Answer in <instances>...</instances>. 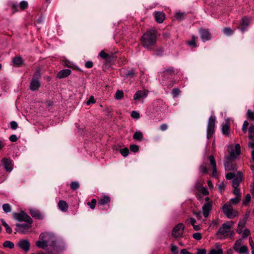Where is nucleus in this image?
Masks as SVG:
<instances>
[{
  "label": "nucleus",
  "mask_w": 254,
  "mask_h": 254,
  "mask_svg": "<svg viewBox=\"0 0 254 254\" xmlns=\"http://www.w3.org/2000/svg\"><path fill=\"white\" fill-rule=\"evenodd\" d=\"M143 47L148 50H152L156 44L157 31L155 30H149L144 33L140 39Z\"/></svg>",
  "instance_id": "nucleus-1"
},
{
  "label": "nucleus",
  "mask_w": 254,
  "mask_h": 254,
  "mask_svg": "<svg viewBox=\"0 0 254 254\" xmlns=\"http://www.w3.org/2000/svg\"><path fill=\"white\" fill-rule=\"evenodd\" d=\"M233 221H227L219 228L218 231L216 233V236L223 235L225 237H231L234 235V233L233 231H231L230 229L233 227Z\"/></svg>",
  "instance_id": "nucleus-2"
},
{
  "label": "nucleus",
  "mask_w": 254,
  "mask_h": 254,
  "mask_svg": "<svg viewBox=\"0 0 254 254\" xmlns=\"http://www.w3.org/2000/svg\"><path fill=\"white\" fill-rule=\"evenodd\" d=\"M26 223H27L23 224H16L15 225L16 228L14 229L15 231L14 233L16 234V233H18L21 234H25L28 233L30 231V229L32 227L33 221H31V222L26 221Z\"/></svg>",
  "instance_id": "nucleus-3"
},
{
  "label": "nucleus",
  "mask_w": 254,
  "mask_h": 254,
  "mask_svg": "<svg viewBox=\"0 0 254 254\" xmlns=\"http://www.w3.org/2000/svg\"><path fill=\"white\" fill-rule=\"evenodd\" d=\"M223 212L229 219H231L238 216V212L234 211L231 204L230 203H226L223 206Z\"/></svg>",
  "instance_id": "nucleus-4"
},
{
  "label": "nucleus",
  "mask_w": 254,
  "mask_h": 254,
  "mask_svg": "<svg viewBox=\"0 0 254 254\" xmlns=\"http://www.w3.org/2000/svg\"><path fill=\"white\" fill-rule=\"evenodd\" d=\"M215 121L216 119L214 116H211L209 119L207 127V138L208 139H210L214 133Z\"/></svg>",
  "instance_id": "nucleus-5"
},
{
  "label": "nucleus",
  "mask_w": 254,
  "mask_h": 254,
  "mask_svg": "<svg viewBox=\"0 0 254 254\" xmlns=\"http://www.w3.org/2000/svg\"><path fill=\"white\" fill-rule=\"evenodd\" d=\"M13 216L15 219L20 222H26V221H33L32 219L23 210L20 211L19 213H13Z\"/></svg>",
  "instance_id": "nucleus-6"
},
{
  "label": "nucleus",
  "mask_w": 254,
  "mask_h": 254,
  "mask_svg": "<svg viewBox=\"0 0 254 254\" xmlns=\"http://www.w3.org/2000/svg\"><path fill=\"white\" fill-rule=\"evenodd\" d=\"M236 155H235L234 151H232L229 156L226 157V161L224 162V166L225 167L226 170L230 171V170H234L235 169V166L232 163V160L236 158Z\"/></svg>",
  "instance_id": "nucleus-7"
},
{
  "label": "nucleus",
  "mask_w": 254,
  "mask_h": 254,
  "mask_svg": "<svg viewBox=\"0 0 254 254\" xmlns=\"http://www.w3.org/2000/svg\"><path fill=\"white\" fill-rule=\"evenodd\" d=\"M185 228V226L183 223H179L173 228L172 232V236L175 238L182 237Z\"/></svg>",
  "instance_id": "nucleus-8"
},
{
  "label": "nucleus",
  "mask_w": 254,
  "mask_h": 254,
  "mask_svg": "<svg viewBox=\"0 0 254 254\" xmlns=\"http://www.w3.org/2000/svg\"><path fill=\"white\" fill-rule=\"evenodd\" d=\"M199 31L200 37L203 41H208L211 39V34L208 29H200Z\"/></svg>",
  "instance_id": "nucleus-9"
},
{
  "label": "nucleus",
  "mask_w": 254,
  "mask_h": 254,
  "mask_svg": "<svg viewBox=\"0 0 254 254\" xmlns=\"http://www.w3.org/2000/svg\"><path fill=\"white\" fill-rule=\"evenodd\" d=\"M17 246L26 252L30 250V244L27 240H20L17 244Z\"/></svg>",
  "instance_id": "nucleus-10"
},
{
  "label": "nucleus",
  "mask_w": 254,
  "mask_h": 254,
  "mask_svg": "<svg viewBox=\"0 0 254 254\" xmlns=\"http://www.w3.org/2000/svg\"><path fill=\"white\" fill-rule=\"evenodd\" d=\"M212 201H210V202H208L204 204L202 206V212L203 216L205 218H207L209 214L210 211L212 209Z\"/></svg>",
  "instance_id": "nucleus-11"
},
{
  "label": "nucleus",
  "mask_w": 254,
  "mask_h": 254,
  "mask_svg": "<svg viewBox=\"0 0 254 254\" xmlns=\"http://www.w3.org/2000/svg\"><path fill=\"white\" fill-rule=\"evenodd\" d=\"M174 73L175 70L173 67H169L168 68L165 69L161 73L163 79L165 80L169 78L170 76L173 75Z\"/></svg>",
  "instance_id": "nucleus-12"
},
{
  "label": "nucleus",
  "mask_w": 254,
  "mask_h": 254,
  "mask_svg": "<svg viewBox=\"0 0 254 254\" xmlns=\"http://www.w3.org/2000/svg\"><path fill=\"white\" fill-rule=\"evenodd\" d=\"M248 218V215L246 214L243 220H241L239 221L238 225V227L236 230V231L238 234H241L242 233L243 229L245 226Z\"/></svg>",
  "instance_id": "nucleus-13"
},
{
  "label": "nucleus",
  "mask_w": 254,
  "mask_h": 254,
  "mask_svg": "<svg viewBox=\"0 0 254 254\" xmlns=\"http://www.w3.org/2000/svg\"><path fill=\"white\" fill-rule=\"evenodd\" d=\"M156 21L158 23H161L165 18V15L163 12L156 11L154 13Z\"/></svg>",
  "instance_id": "nucleus-14"
},
{
  "label": "nucleus",
  "mask_w": 254,
  "mask_h": 254,
  "mask_svg": "<svg viewBox=\"0 0 254 254\" xmlns=\"http://www.w3.org/2000/svg\"><path fill=\"white\" fill-rule=\"evenodd\" d=\"M3 165L7 172H10L12 170V164L10 159L4 158L2 159Z\"/></svg>",
  "instance_id": "nucleus-15"
},
{
  "label": "nucleus",
  "mask_w": 254,
  "mask_h": 254,
  "mask_svg": "<svg viewBox=\"0 0 254 254\" xmlns=\"http://www.w3.org/2000/svg\"><path fill=\"white\" fill-rule=\"evenodd\" d=\"M71 72V70L69 69H63L60 71L57 74V77L59 78H64L67 77L70 74Z\"/></svg>",
  "instance_id": "nucleus-16"
},
{
  "label": "nucleus",
  "mask_w": 254,
  "mask_h": 254,
  "mask_svg": "<svg viewBox=\"0 0 254 254\" xmlns=\"http://www.w3.org/2000/svg\"><path fill=\"white\" fill-rule=\"evenodd\" d=\"M215 247L216 249H211L208 254H223V252L221 248V244L219 243H216L215 245Z\"/></svg>",
  "instance_id": "nucleus-17"
},
{
  "label": "nucleus",
  "mask_w": 254,
  "mask_h": 254,
  "mask_svg": "<svg viewBox=\"0 0 254 254\" xmlns=\"http://www.w3.org/2000/svg\"><path fill=\"white\" fill-rule=\"evenodd\" d=\"M40 86V83L39 80L32 79L30 84V89L32 91H35L38 89Z\"/></svg>",
  "instance_id": "nucleus-18"
},
{
  "label": "nucleus",
  "mask_w": 254,
  "mask_h": 254,
  "mask_svg": "<svg viewBox=\"0 0 254 254\" xmlns=\"http://www.w3.org/2000/svg\"><path fill=\"white\" fill-rule=\"evenodd\" d=\"M12 63L14 66L20 67L23 64V60L21 57H15L12 59Z\"/></svg>",
  "instance_id": "nucleus-19"
},
{
  "label": "nucleus",
  "mask_w": 254,
  "mask_h": 254,
  "mask_svg": "<svg viewBox=\"0 0 254 254\" xmlns=\"http://www.w3.org/2000/svg\"><path fill=\"white\" fill-rule=\"evenodd\" d=\"M111 198L108 195H104L103 198L98 199V204L99 205L103 206L110 202Z\"/></svg>",
  "instance_id": "nucleus-20"
},
{
  "label": "nucleus",
  "mask_w": 254,
  "mask_h": 254,
  "mask_svg": "<svg viewBox=\"0 0 254 254\" xmlns=\"http://www.w3.org/2000/svg\"><path fill=\"white\" fill-rule=\"evenodd\" d=\"M147 94L144 91L139 90L137 91L134 95V100H136L141 98H145L147 96Z\"/></svg>",
  "instance_id": "nucleus-21"
},
{
  "label": "nucleus",
  "mask_w": 254,
  "mask_h": 254,
  "mask_svg": "<svg viewBox=\"0 0 254 254\" xmlns=\"http://www.w3.org/2000/svg\"><path fill=\"white\" fill-rule=\"evenodd\" d=\"M250 24V20L247 17H244L242 19V21L241 25V27L240 28L241 31L244 32L246 30L247 27Z\"/></svg>",
  "instance_id": "nucleus-22"
},
{
  "label": "nucleus",
  "mask_w": 254,
  "mask_h": 254,
  "mask_svg": "<svg viewBox=\"0 0 254 254\" xmlns=\"http://www.w3.org/2000/svg\"><path fill=\"white\" fill-rule=\"evenodd\" d=\"M239 176L234 178L232 181V187L233 188H238L240 182L242 181V175L241 173H239Z\"/></svg>",
  "instance_id": "nucleus-23"
},
{
  "label": "nucleus",
  "mask_w": 254,
  "mask_h": 254,
  "mask_svg": "<svg viewBox=\"0 0 254 254\" xmlns=\"http://www.w3.org/2000/svg\"><path fill=\"white\" fill-rule=\"evenodd\" d=\"M59 208L64 212H66L68 209V204L66 201L64 200H60L58 203Z\"/></svg>",
  "instance_id": "nucleus-24"
},
{
  "label": "nucleus",
  "mask_w": 254,
  "mask_h": 254,
  "mask_svg": "<svg viewBox=\"0 0 254 254\" xmlns=\"http://www.w3.org/2000/svg\"><path fill=\"white\" fill-rule=\"evenodd\" d=\"M235 251L239 254H249L248 248L246 246H242L239 249H235Z\"/></svg>",
  "instance_id": "nucleus-25"
},
{
  "label": "nucleus",
  "mask_w": 254,
  "mask_h": 254,
  "mask_svg": "<svg viewBox=\"0 0 254 254\" xmlns=\"http://www.w3.org/2000/svg\"><path fill=\"white\" fill-rule=\"evenodd\" d=\"M36 245L39 248L45 250L48 246L47 241H38L36 242Z\"/></svg>",
  "instance_id": "nucleus-26"
},
{
  "label": "nucleus",
  "mask_w": 254,
  "mask_h": 254,
  "mask_svg": "<svg viewBox=\"0 0 254 254\" xmlns=\"http://www.w3.org/2000/svg\"><path fill=\"white\" fill-rule=\"evenodd\" d=\"M30 215L34 218L38 219H42V216L40 211L37 210L31 209L30 210Z\"/></svg>",
  "instance_id": "nucleus-27"
},
{
  "label": "nucleus",
  "mask_w": 254,
  "mask_h": 254,
  "mask_svg": "<svg viewBox=\"0 0 254 254\" xmlns=\"http://www.w3.org/2000/svg\"><path fill=\"white\" fill-rule=\"evenodd\" d=\"M222 131L224 135H228L230 133V124L229 123H226L222 126Z\"/></svg>",
  "instance_id": "nucleus-28"
},
{
  "label": "nucleus",
  "mask_w": 254,
  "mask_h": 254,
  "mask_svg": "<svg viewBox=\"0 0 254 254\" xmlns=\"http://www.w3.org/2000/svg\"><path fill=\"white\" fill-rule=\"evenodd\" d=\"M142 133L140 131H136L133 135V138L135 140L141 141L143 140Z\"/></svg>",
  "instance_id": "nucleus-29"
},
{
  "label": "nucleus",
  "mask_w": 254,
  "mask_h": 254,
  "mask_svg": "<svg viewBox=\"0 0 254 254\" xmlns=\"http://www.w3.org/2000/svg\"><path fill=\"white\" fill-rule=\"evenodd\" d=\"M100 56L103 59L106 60L107 61L110 62L111 61V59L112 57L111 55H110L107 53H106L104 51H102L100 52L99 54Z\"/></svg>",
  "instance_id": "nucleus-30"
},
{
  "label": "nucleus",
  "mask_w": 254,
  "mask_h": 254,
  "mask_svg": "<svg viewBox=\"0 0 254 254\" xmlns=\"http://www.w3.org/2000/svg\"><path fill=\"white\" fill-rule=\"evenodd\" d=\"M249 138L252 141H254V126L251 125L249 128Z\"/></svg>",
  "instance_id": "nucleus-31"
},
{
  "label": "nucleus",
  "mask_w": 254,
  "mask_h": 254,
  "mask_svg": "<svg viewBox=\"0 0 254 254\" xmlns=\"http://www.w3.org/2000/svg\"><path fill=\"white\" fill-rule=\"evenodd\" d=\"M199 170L203 174H207L208 170L206 163H203L199 167Z\"/></svg>",
  "instance_id": "nucleus-32"
},
{
  "label": "nucleus",
  "mask_w": 254,
  "mask_h": 254,
  "mask_svg": "<svg viewBox=\"0 0 254 254\" xmlns=\"http://www.w3.org/2000/svg\"><path fill=\"white\" fill-rule=\"evenodd\" d=\"M222 31L227 36H230L234 33V31L228 27L224 28Z\"/></svg>",
  "instance_id": "nucleus-33"
},
{
  "label": "nucleus",
  "mask_w": 254,
  "mask_h": 254,
  "mask_svg": "<svg viewBox=\"0 0 254 254\" xmlns=\"http://www.w3.org/2000/svg\"><path fill=\"white\" fill-rule=\"evenodd\" d=\"M186 14L185 12H176L175 17L179 21H181L185 18Z\"/></svg>",
  "instance_id": "nucleus-34"
},
{
  "label": "nucleus",
  "mask_w": 254,
  "mask_h": 254,
  "mask_svg": "<svg viewBox=\"0 0 254 254\" xmlns=\"http://www.w3.org/2000/svg\"><path fill=\"white\" fill-rule=\"evenodd\" d=\"M3 246L5 248H8L10 249H12L14 248V245L12 242L6 241L3 243Z\"/></svg>",
  "instance_id": "nucleus-35"
},
{
  "label": "nucleus",
  "mask_w": 254,
  "mask_h": 254,
  "mask_svg": "<svg viewBox=\"0 0 254 254\" xmlns=\"http://www.w3.org/2000/svg\"><path fill=\"white\" fill-rule=\"evenodd\" d=\"M2 225L5 228L6 232L8 234H11L12 232L11 228L8 225V224L3 220H1Z\"/></svg>",
  "instance_id": "nucleus-36"
},
{
  "label": "nucleus",
  "mask_w": 254,
  "mask_h": 254,
  "mask_svg": "<svg viewBox=\"0 0 254 254\" xmlns=\"http://www.w3.org/2000/svg\"><path fill=\"white\" fill-rule=\"evenodd\" d=\"M124 92L122 90H118L116 92L115 97L117 100L121 99L124 97Z\"/></svg>",
  "instance_id": "nucleus-37"
},
{
  "label": "nucleus",
  "mask_w": 254,
  "mask_h": 254,
  "mask_svg": "<svg viewBox=\"0 0 254 254\" xmlns=\"http://www.w3.org/2000/svg\"><path fill=\"white\" fill-rule=\"evenodd\" d=\"M251 199V195L249 193H248L246 196L245 199L243 201V204L245 206H247L249 204V203L250 202Z\"/></svg>",
  "instance_id": "nucleus-38"
},
{
  "label": "nucleus",
  "mask_w": 254,
  "mask_h": 254,
  "mask_svg": "<svg viewBox=\"0 0 254 254\" xmlns=\"http://www.w3.org/2000/svg\"><path fill=\"white\" fill-rule=\"evenodd\" d=\"M41 73H40V70L39 69H37L36 70L34 75H33L32 79H35V80H39L41 77Z\"/></svg>",
  "instance_id": "nucleus-39"
},
{
  "label": "nucleus",
  "mask_w": 254,
  "mask_h": 254,
  "mask_svg": "<svg viewBox=\"0 0 254 254\" xmlns=\"http://www.w3.org/2000/svg\"><path fill=\"white\" fill-rule=\"evenodd\" d=\"M209 160L212 168H215L217 167L216 160L213 155H210L209 157Z\"/></svg>",
  "instance_id": "nucleus-40"
},
{
  "label": "nucleus",
  "mask_w": 254,
  "mask_h": 254,
  "mask_svg": "<svg viewBox=\"0 0 254 254\" xmlns=\"http://www.w3.org/2000/svg\"><path fill=\"white\" fill-rule=\"evenodd\" d=\"M2 209L5 213H8L11 211V207L8 203H5L3 204Z\"/></svg>",
  "instance_id": "nucleus-41"
},
{
  "label": "nucleus",
  "mask_w": 254,
  "mask_h": 254,
  "mask_svg": "<svg viewBox=\"0 0 254 254\" xmlns=\"http://www.w3.org/2000/svg\"><path fill=\"white\" fill-rule=\"evenodd\" d=\"M247 115L249 120L254 121V112H252L251 110L249 109L247 111Z\"/></svg>",
  "instance_id": "nucleus-42"
},
{
  "label": "nucleus",
  "mask_w": 254,
  "mask_h": 254,
  "mask_svg": "<svg viewBox=\"0 0 254 254\" xmlns=\"http://www.w3.org/2000/svg\"><path fill=\"white\" fill-rule=\"evenodd\" d=\"M120 152L124 157H126L129 153V150L127 147H125L123 149H121Z\"/></svg>",
  "instance_id": "nucleus-43"
},
{
  "label": "nucleus",
  "mask_w": 254,
  "mask_h": 254,
  "mask_svg": "<svg viewBox=\"0 0 254 254\" xmlns=\"http://www.w3.org/2000/svg\"><path fill=\"white\" fill-rule=\"evenodd\" d=\"M70 188L72 190H75L79 188V184L76 182H72L70 184Z\"/></svg>",
  "instance_id": "nucleus-44"
},
{
  "label": "nucleus",
  "mask_w": 254,
  "mask_h": 254,
  "mask_svg": "<svg viewBox=\"0 0 254 254\" xmlns=\"http://www.w3.org/2000/svg\"><path fill=\"white\" fill-rule=\"evenodd\" d=\"M235 155L239 156L241 154V146L239 143H237L235 146Z\"/></svg>",
  "instance_id": "nucleus-45"
},
{
  "label": "nucleus",
  "mask_w": 254,
  "mask_h": 254,
  "mask_svg": "<svg viewBox=\"0 0 254 254\" xmlns=\"http://www.w3.org/2000/svg\"><path fill=\"white\" fill-rule=\"evenodd\" d=\"M129 148L131 151L132 152H137L139 151V147L138 145L135 144H132L130 145Z\"/></svg>",
  "instance_id": "nucleus-46"
},
{
  "label": "nucleus",
  "mask_w": 254,
  "mask_h": 254,
  "mask_svg": "<svg viewBox=\"0 0 254 254\" xmlns=\"http://www.w3.org/2000/svg\"><path fill=\"white\" fill-rule=\"evenodd\" d=\"M96 203H97L96 200L95 199H92L91 200V202H88L87 204L88 206H90V208L92 209H93L95 207Z\"/></svg>",
  "instance_id": "nucleus-47"
},
{
  "label": "nucleus",
  "mask_w": 254,
  "mask_h": 254,
  "mask_svg": "<svg viewBox=\"0 0 254 254\" xmlns=\"http://www.w3.org/2000/svg\"><path fill=\"white\" fill-rule=\"evenodd\" d=\"M249 125V122L247 121H245L243 123L242 129V131L244 133H246V132L247 131V129H248Z\"/></svg>",
  "instance_id": "nucleus-48"
},
{
  "label": "nucleus",
  "mask_w": 254,
  "mask_h": 254,
  "mask_svg": "<svg viewBox=\"0 0 254 254\" xmlns=\"http://www.w3.org/2000/svg\"><path fill=\"white\" fill-rule=\"evenodd\" d=\"M172 95L174 96V97H177L179 94L180 93L181 91L178 88H175L173 89L172 91Z\"/></svg>",
  "instance_id": "nucleus-49"
},
{
  "label": "nucleus",
  "mask_w": 254,
  "mask_h": 254,
  "mask_svg": "<svg viewBox=\"0 0 254 254\" xmlns=\"http://www.w3.org/2000/svg\"><path fill=\"white\" fill-rule=\"evenodd\" d=\"M28 6V3L26 1H21L19 4V8L21 10L25 9Z\"/></svg>",
  "instance_id": "nucleus-50"
},
{
  "label": "nucleus",
  "mask_w": 254,
  "mask_h": 254,
  "mask_svg": "<svg viewBox=\"0 0 254 254\" xmlns=\"http://www.w3.org/2000/svg\"><path fill=\"white\" fill-rule=\"evenodd\" d=\"M135 75V70L134 69H131L130 70H128L126 73V76L129 77L130 78L133 77Z\"/></svg>",
  "instance_id": "nucleus-51"
},
{
  "label": "nucleus",
  "mask_w": 254,
  "mask_h": 254,
  "mask_svg": "<svg viewBox=\"0 0 254 254\" xmlns=\"http://www.w3.org/2000/svg\"><path fill=\"white\" fill-rule=\"evenodd\" d=\"M171 251L173 254H178V248L174 245H171Z\"/></svg>",
  "instance_id": "nucleus-52"
},
{
  "label": "nucleus",
  "mask_w": 254,
  "mask_h": 254,
  "mask_svg": "<svg viewBox=\"0 0 254 254\" xmlns=\"http://www.w3.org/2000/svg\"><path fill=\"white\" fill-rule=\"evenodd\" d=\"M241 196H236L235 197L231 199V202L235 204H237L240 200Z\"/></svg>",
  "instance_id": "nucleus-53"
},
{
  "label": "nucleus",
  "mask_w": 254,
  "mask_h": 254,
  "mask_svg": "<svg viewBox=\"0 0 254 254\" xmlns=\"http://www.w3.org/2000/svg\"><path fill=\"white\" fill-rule=\"evenodd\" d=\"M49 234L47 233H42L39 236V239L41 241H47L46 239L48 237Z\"/></svg>",
  "instance_id": "nucleus-54"
},
{
  "label": "nucleus",
  "mask_w": 254,
  "mask_h": 254,
  "mask_svg": "<svg viewBox=\"0 0 254 254\" xmlns=\"http://www.w3.org/2000/svg\"><path fill=\"white\" fill-rule=\"evenodd\" d=\"M242 244V240L239 239L237 240L234 244V246L233 247L234 250L235 251V249H239L240 247V246Z\"/></svg>",
  "instance_id": "nucleus-55"
},
{
  "label": "nucleus",
  "mask_w": 254,
  "mask_h": 254,
  "mask_svg": "<svg viewBox=\"0 0 254 254\" xmlns=\"http://www.w3.org/2000/svg\"><path fill=\"white\" fill-rule=\"evenodd\" d=\"M192 237L196 240H200L202 239V235L200 233H195L192 235Z\"/></svg>",
  "instance_id": "nucleus-56"
},
{
  "label": "nucleus",
  "mask_w": 254,
  "mask_h": 254,
  "mask_svg": "<svg viewBox=\"0 0 254 254\" xmlns=\"http://www.w3.org/2000/svg\"><path fill=\"white\" fill-rule=\"evenodd\" d=\"M131 117L133 119H138L140 116L139 114L137 112L133 111L131 113Z\"/></svg>",
  "instance_id": "nucleus-57"
},
{
  "label": "nucleus",
  "mask_w": 254,
  "mask_h": 254,
  "mask_svg": "<svg viewBox=\"0 0 254 254\" xmlns=\"http://www.w3.org/2000/svg\"><path fill=\"white\" fill-rule=\"evenodd\" d=\"M250 235V230L246 228L244 230L243 233V238H246Z\"/></svg>",
  "instance_id": "nucleus-58"
},
{
  "label": "nucleus",
  "mask_w": 254,
  "mask_h": 254,
  "mask_svg": "<svg viewBox=\"0 0 254 254\" xmlns=\"http://www.w3.org/2000/svg\"><path fill=\"white\" fill-rule=\"evenodd\" d=\"M18 127L17 123L15 121H12L10 122V127L12 129H16Z\"/></svg>",
  "instance_id": "nucleus-59"
},
{
  "label": "nucleus",
  "mask_w": 254,
  "mask_h": 254,
  "mask_svg": "<svg viewBox=\"0 0 254 254\" xmlns=\"http://www.w3.org/2000/svg\"><path fill=\"white\" fill-rule=\"evenodd\" d=\"M96 102L94 97L93 96H91L89 99V100L86 102L87 105H90V104L95 103Z\"/></svg>",
  "instance_id": "nucleus-60"
},
{
  "label": "nucleus",
  "mask_w": 254,
  "mask_h": 254,
  "mask_svg": "<svg viewBox=\"0 0 254 254\" xmlns=\"http://www.w3.org/2000/svg\"><path fill=\"white\" fill-rule=\"evenodd\" d=\"M235 174L233 173H228L226 175V178L227 180H231L234 178Z\"/></svg>",
  "instance_id": "nucleus-61"
},
{
  "label": "nucleus",
  "mask_w": 254,
  "mask_h": 254,
  "mask_svg": "<svg viewBox=\"0 0 254 254\" xmlns=\"http://www.w3.org/2000/svg\"><path fill=\"white\" fill-rule=\"evenodd\" d=\"M200 191V192L202 193L204 195H207L209 194V191L205 188H202Z\"/></svg>",
  "instance_id": "nucleus-62"
},
{
  "label": "nucleus",
  "mask_w": 254,
  "mask_h": 254,
  "mask_svg": "<svg viewBox=\"0 0 254 254\" xmlns=\"http://www.w3.org/2000/svg\"><path fill=\"white\" fill-rule=\"evenodd\" d=\"M9 139L10 141L14 142L17 140V137L16 135L12 134L9 136Z\"/></svg>",
  "instance_id": "nucleus-63"
},
{
  "label": "nucleus",
  "mask_w": 254,
  "mask_h": 254,
  "mask_svg": "<svg viewBox=\"0 0 254 254\" xmlns=\"http://www.w3.org/2000/svg\"><path fill=\"white\" fill-rule=\"evenodd\" d=\"M63 65L65 66H66V67H70V68H72V66H71V64L70 63V62L67 60H66V61H64L63 62Z\"/></svg>",
  "instance_id": "nucleus-64"
}]
</instances>
